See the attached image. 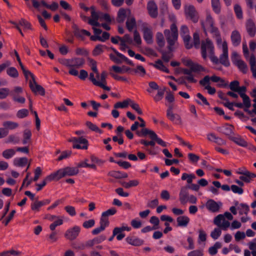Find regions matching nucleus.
I'll return each instance as SVG.
<instances>
[{"label":"nucleus","mask_w":256,"mask_h":256,"mask_svg":"<svg viewBox=\"0 0 256 256\" xmlns=\"http://www.w3.org/2000/svg\"><path fill=\"white\" fill-rule=\"evenodd\" d=\"M196 178V176L194 174H188L186 173H183L182 176V180H186L187 182L189 184H192L193 179Z\"/></svg>","instance_id":"47"},{"label":"nucleus","mask_w":256,"mask_h":256,"mask_svg":"<svg viewBox=\"0 0 256 256\" xmlns=\"http://www.w3.org/2000/svg\"><path fill=\"white\" fill-rule=\"evenodd\" d=\"M234 217L232 214L228 212L224 214H220L214 219V224L223 230H227L230 228V222Z\"/></svg>","instance_id":"1"},{"label":"nucleus","mask_w":256,"mask_h":256,"mask_svg":"<svg viewBox=\"0 0 256 256\" xmlns=\"http://www.w3.org/2000/svg\"><path fill=\"white\" fill-rule=\"evenodd\" d=\"M211 4L214 12L216 14H219L221 11L220 0H211Z\"/></svg>","instance_id":"35"},{"label":"nucleus","mask_w":256,"mask_h":256,"mask_svg":"<svg viewBox=\"0 0 256 256\" xmlns=\"http://www.w3.org/2000/svg\"><path fill=\"white\" fill-rule=\"evenodd\" d=\"M136 134L139 136H146L148 135L150 138L152 140L154 135L155 134V132L153 130L146 128H143L140 131H138Z\"/></svg>","instance_id":"29"},{"label":"nucleus","mask_w":256,"mask_h":256,"mask_svg":"<svg viewBox=\"0 0 256 256\" xmlns=\"http://www.w3.org/2000/svg\"><path fill=\"white\" fill-rule=\"evenodd\" d=\"M156 38L158 44L160 47L164 46L165 44V41L162 34L161 32H158L156 36Z\"/></svg>","instance_id":"52"},{"label":"nucleus","mask_w":256,"mask_h":256,"mask_svg":"<svg viewBox=\"0 0 256 256\" xmlns=\"http://www.w3.org/2000/svg\"><path fill=\"white\" fill-rule=\"evenodd\" d=\"M222 247V244L220 242H216L212 246L208 248V252L212 255L214 256L217 254L218 250Z\"/></svg>","instance_id":"44"},{"label":"nucleus","mask_w":256,"mask_h":256,"mask_svg":"<svg viewBox=\"0 0 256 256\" xmlns=\"http://www.w3.org/2000/svg\"><path fill=\"white\" fill-rule=\"evenodd\" d=\"M126 26L128 30L131 32L136 27V21L133 16H131L128 18L126 22Z\"/></svg>","instance_id":"31"},{"label":"nucleus","mask_w":256,"mask_h":256,"mask_svg":"<svg viewBox=\"0 0 256 256\" xmlns=\"http://www.w3.org/2000/svg\"><path fill=\"white\" fill-rule=\"evenodd\" d=\"M246 28L247 32L250 36L253 37L255 36L256 28L254 22L252 20H248Z\"/></svg>","instance_id":"27"},{"label":"nucleus","mask_w":256,"mask_h":256,"mask_svg":"<svg viewBox=\"0 0 256 256\" xmlns=\"http://www.w3.org/2000/svg\"><path fill=\"white\" fill-rule=\"evenodd\" d=\"M238 209L239 210L240 215L244 214L247 215L250 210L248 206L244 204H241L240 206H238Z\"/></svg>","instance_id":"46"},{"label":"nucleus","mask_w":256,"mask_h":256,"mask_svg":"<svg viewBox=\"0 0 256 256\" xmlns=\"http://www.w3.org/2000/svg\"><path fill=\"white\" fill-rule=\"evenodd\" d=\"M13 163L16 166L24 167L28 164V159L26 158H16L14 160Z\"/></svg>","instance_id":"32"},{"label":"nucleus","mask_w":256,"mask_h":256,"mask_svg":"<svg viewBox=\"0 0 256 256\" xmlns=\"http://www.w3.org/2000/svg\"><path fill=\"white\" fill-rule=\"evenodd\" d=\"M131 102V100L128 98L123 102H116L114 105V108L116 109L117 108H126L130 104V102Z\"/></svg>","instance_id":"40"},{"label":"nucleus","mask_w":256,"mask_h":256,"mask_svg":"<svg viewBox=\"0 0 256 256\" xmlns=\"http://www.w3.org/2000/svg\"><path fill=\"white\" fill-rule=\"evenodd\" d=\"M28 114V111L26 109H22L19 110L16 116L18 118H22L26 117Z\"/></svg>","instance_id":"63"},{"label":"nucleus","mask_w":256,"mask_h":256,"mask_svg":"<svg viewBox=\"0 0 256 256\" xmlns=\"http://www.w3.org/2000/svg\"><path fill=\"white\" fill-rule=\"evenodd\" d=\"M232 192L234 194H242L244 192L243 189L236 185L232 184L231 186V189Z\"/></svg>","instance_id":"62"},{"label":"nucleus","mask_w":256,"mask_h":256,"mask_svg":"<svg viewBox=\"0 0 256 256\" xmlns=\"http://www.w3.org/2000/svg\"><path fill=\"white\" fill-rule=\"evenodd\" d=\"M100 224V226H102V228H104L105 229L109 224L108 218H106L104 216H102V214Z\"/></svg>","instance_id":"59"},{"label":"nucleus","mask_w":256,"mask_h":256,"mask_svg":"<svg viewBox=\"0 0 256 256\" xmlns=\"http://www.w3.org/2000/svg\"><path fill=\"white\" fill-rule=\"evenodd\" d=\"M184 13L186 18L190 19L194 22H198V16L193 6L186 5L184 7Z\"/></svg>","instance_id":"8"},{"label":"nucleus","mask_w":256,"mask_h":256,"mask_svg":"<svg viewBox=\"0 0 256 256\" xmlns=\"http://www.w3.org/2000/svg\"><path fill=\"white\" fill-rule=\"evenodd\" d=\"M222 206L221 202H216L213 200H209L206 204V208L212 212H218Z\"/></svg>","instance_id":"12"},{"label":"nucleus","mask_w":256,"mask_h":256,"mask_svg":"<svg viewBox=\"0 0 256 256\" xmlns=\"http://www.w3.org/2000/svg\"><path fill=\"white\" fill-rule=\"evenodd\" d=\"M63 222L62 217L58 216L54 222L50 224V230L52 231H54L56 228L58 226L62 225L63 224Z\"/></svg>","instance_id":"41"},{"label":"nucleus","mask_w":256,"mask_h":256,"mask_svg":"<svg viewBox=\"0 0 256 256\" xmlns=\"http://www.w3.org/2000/svg\"><path fill=\"white\" fill-rule=\"evenodd\" d=\"M236 66L238 68L244 73H246L248 70V67L246 64L243 60H240L239 62Z\"/></svg>","instance_id":"61"},{"label":"nucleus","mask_w":256,"mask_h":256,"mask_svg":"<svg viewBox=\"0 0 256 256\" xmlns=\"http://www.w3.org/2000/svg\"><path fill=\"white\" fill-rule=\"evenodd\" d=\"M218 47L222 48V53L220 57V62L226 66H230V62L228 58V47L227 42L226 41L222 42L218 46Z\"/></svg>","instance_id":"7"},{"label":"nucleus","mask_w":256,"mask_h":256,"mask_svg":"<svg viewBox=\"0 0 256 256\" xmlns=\"http://www.w3.org/2000/svg\"><path fill=\"white\" fill-rule=\"evenodd\" d=\"M208 76H205L202 79L200 80V84L204 86V88L208 90V92L210 94H214L216 90L214 88L212 87L209 84Z\"/></svg>","instance_id":"14"},{"label":"nucleus","mask_w":256,"mask_h":256,"mask_svg":"<svg viewBox=\"0 0 256 256\" xmlns=\"http://www.w3.org/2000/svg\"><path fill=\"white\" fill-rule=\"evenodd\" d=\"M143 37L147 44H150L153 42V35L152 30L148 26H144L142 28Z\"/></svg>","instance_id":"16"},{"label":"nucleus","mask_w":256,"mask_h":256,"mask_svg":"<svg viewBox=\"0 0 256 256\" xmlns=\"http://www.w3.org/2000/svg\"><path fill=\"white\" fill-rule=\"evenodd\" d=\"M147 9L152 18H155L158 16V7L154 1H150L148 3Z\"/></svg>","instance_id":"19"},{"label":"nucleus","mask_w":256,"mask_h":256,"mask_svg":"<svg viewBox=\"0 0 256 256\" xmlns=\"http://www.w3.org/2000/svg\"><path fill=\"white\" fill-rule=\"evenodd\" d=\"M166 116L169 120L172 122L174 124H182V120L180 116L174 112H169Z\"/></svg>","instance_id":"24"},{"label":"nucleus","mask_w":256,"mask_h":256,"mask_svg":"<svg viewBox=\"0 0 256 256\" xmlns=\"http://www.w3.org/2000/svg\"><path fill=\"white\" fill-rule=\"evenodd\" d=\"M20 139L18 136L16 135H10L5 140V142L7 144L12 143L16 144L18 142Z\"/></svg>","instance_id":"53"},{"label":"nucleus","mask_w":256,"mask_h":256,"mask_svg":"<svg viewBox=\"0 0 256 256\" xmlns=\"http://www.w3.org/2000/svg\"><path fill=\"white\" fill-rule=\"evenodd\" d=\"M6 74L10 78H16L18 76V72L14 67H9L6 69Z\"/></svg>","instance_id":"38"},{"label":"nucleus","mask_w":256,"mask_h":256,"mask_svg":"<svg viewBox=\"0 0 256 256\" xmlns=\"http://www.w3.org/2000/svg\"><path fill=\"white\" fill-rule=\"evenodd\" d=\"M80 228L78 226H75L72 228L66 230L64 236L68 240H74L78 236Z\"/></svg>","instance_id":"11"},{"label":"nucleus","mask_w":256,"mask_h":256,"mask_svg":"<svg viewBox=\"0 0 256 256\" xmlns=\"http://www.w3.org/2000/svg\"><path fill=\"white\" fill-rule=\"evenodd\" d=\"M110 58L116 64H121L123 62V58H125L126 56H124V58H121L117 54H110Z\"/></svg>","instance_id":"57"},{"label":"nucleus","mask_w":256,"mask_h":256,"mask_svg":"<svg viewBox=\"0 0 256 256\" xmlns=\"http://www.w3.org/2000/svg\"><path fill=\"white\" fill-rule=\"evenodd\" d=\"M51 176V174L48 176L46 177V178L42 180V182L40 184H37L36 185L37 188H36V191L40 190L43 187H44L47 184L48 182H50L52 180H55V179H50L49 178Z\"/></svg>","instance_id":"45"},{"label":"nucleus","mask_w":256,"mask_h":256,"mask_svg":"<svg viewBox=\"0 0 256 256\" xmlns=\"http://www.w3.org/2000/svg\"><path fill=\"white\" fill-rule=\"evenodd\" d=\"M164 34L168 42V48L170 52L174 49V46L176 44L178 38V28L175 24L170 26V30H166Z\"/></svg>","instance_id":"2"},{"label":"nucleus","mask_w":256,"mask_h":256,"mask_svg":"<svg viewBox=\"0 0 256 256\" xmlns=\"http://www.w3.org/2000/svg\"><path fill=\"white\" fill-rule=\"evenodd\" d=\"M249 62L250 66V69L252 72V76L254 78H256V57L254 54H251L249 58Z\"/></svg>","instance_id":"33"},{"label":"nucleus","mask_w":256,"mask_h":256,"mask_svg":"<svg viewBox=\"0 0 256 256\" xmlns=\"http://www.w3.org/2000/svg\"><path fill=\"white\" fill-rule=\"evenodd\" d=\"M256 177V174L250 171L240 176V179L246 182H250L254 178Z\"/></svg>","instance_id":"30"},{"label":"nucleus","mask_w":256,"mask_h":256,"mask_svg":"<svg viewBox=\"0 0 256 256\" xmlns=\"http://www.w3.org/2000/svg\"><path fill=\"white\" fill-rule=\"evenodd\" d=\"M180 34L182 38L185 46L187 49L192 47V44L190 42V36L188 28L185 26H182L180 28Z\"/></svg>","instance_id":"9"},{"label":"nucleus","mask_w":256,"mask_h":256,"mask_svg":"<svg viewBox=\"0 0 256 256\" xmlns=\"http://www.w3.org/2000/svg\"><path fill=\"white\" fill-rule=\"evenodd\" d=\"M106 239V236L104 235L100 236L86 242V246L88 247H92L96 244L102 242Z\"/></svg>","instance_id":"21"},{"label":"nucleus","mask_w":256,"mask_h":256,"mask_svg":"<svg viewBox=\"0 0 256 256\" xmlns=\"http://www.w3.org/2000/svg\"><path fill=\"white\" fill-rule=\"evenodd\" d=\"M189 196L188 188L182 187L179 194V200L182 204H184L188 202Z\"/></svg>","instance_id":"20"},{"label":"nucleus","mask_w":256,"mask_h":256,"mask_svg":"<svg viewBox=\"0 0 256 256\" xmlns=\"http://www.w3.org/2000/svg\"><path fill=\"white\" fill-rule=\"evenodd\" d=\"M131 230V228L126 225L123 224L120 227H116L114 228V235H117L118 233H120L124 230L129 232Z\"/></svg>","instance_id":"50"},{"label":"nucleus","mask_w":256,"mask_h":256,"mask_svg":"<svg viewBox=\"0 0 256 256\" xmlns=\"http://www.w3.org/2000/svg\"><path fill=\"white\" fill-rule=\"evenodd\" d=\"M59 62L68 68H79L84 63V60L80 58H74L70 59L62 58L58 60Z\"/></svg>","instance_id":"4"},{"label":"nucleus","mask_w":256,"mask_h":256,"mask_svg":"<svg viewBox=\"0 0 256 256\" xmlns=\"http://www.w3.org/2000/svg\"><path fill=\"white\" fill-rule=\"evenodd\" d=\"M68 141L72 142V148H74L87 150L88 148V140L82 136L72 137L69 139Z\"/></svg>","instance_id":"5"},{"label":"nucleus","mask_w":256,"mask_h":256,"mask_svg":"<svg viewBox=\"0 0 256 256\" xmlns=\"http://www.w3.org/2000/svg\"><path fill=\"white\" fill-rule=\"evenodd\" d=\"M202 56L204 59L208 58V55L214 53V46L212 42L208 39L202 41L201 46Z\"/></svg>","instance_id":"6"},{"label":"nucleus","mask_w":256,"mask_h":256,"mask_svg":"<svg viewBox=\"0 0 256 256\" xmlns=\"http://www.w3.org/2000/svg\"><path fill=\"white\" fill-rule=\"evenodd\" d=\"M206 32H209L216 40L218 45H220L222 43V38L218 28L215 26L214 22L204 30Z\"/></svg>","instance_id":"10"},{"label":"nucleus","mask_w":256,"mask_h":256,"mask_svg":"<svg viewBox=\"0 0 256 256\" xmlns=\"http://www.w3.org/2000/svg\"><path fill=\"white\" fill-rule=\"evenodd\" d=\"M164 90H158L156 94L154 96H153V98L154 100L156 102H158L162 100L164 97Z\"/></svg>","instance_id":"60"},{"label":"nucleus","mask_w":256,"mask_h":256,"mask_svg":"<svg viewBox=\"0 0 256 256\" xmlns=\"http://www.w3.org/2000/svg\"><path fill=\"white\" fill-rule=\"evenodd\" d=\"M126 242L132 246H140L143 244L144 240L135 237H127L126 239Z\"/></svg>","instance_id":"28"},{"label":"nucleus","mask_w":256,"mask_h":256,"mask_svg":"<svg viewBox=\"0 0 256 256\" xmlns=\"http://www.w3.org/2000/svg\"><path fill=\"white\" fill-rule=\"evenodd\" d=\"M233 141L238 145L246 147L247 146V142L243 138L240 137H236L233 138Z\"/></svg>","instance_id":"58"},{"label":"nucleus","mask_w":256,"mask_h":256,"mask_svg":"<svg viewBox=\"0 0 256 256\" xmlns=\"http://www.w3.org/2000/svg\"><path fill=\"white\" fill-rule=\"evenodd\" d=\"M79 172L78 168L67 166L64 168H60L56 172L51 174V176L49 178L55 179L58 181L62 178L66 176H73L76 175Z\"/></svg>","instance_id":"3"},{"label":"nucleus","mask_w":256,"mask_h":256,"mask_svg":"<svg viewBox=\"0 0 256 256\" xmlns=\"http://www.w3.org/2000/svg\"><path fill=\"white\" fill-rule=\"evenodd\" d=\"M72 28L74 29V32L76 36L79 38H83L84 36H90V33L85 30H80L78 26L74 24L72 26Z\"/></svg>","instance_id":"25"},{"label":"nucleus","mask_w":256,"mask_h":256,"mask_svg":"<svg viewBox=\"0 0 256 256\" xmlns=\"http://www.w3.org/2000/svg\"><path fill=\"white\" fill-rule=\"evenodd\" d=\"M234 127L232 125L226 124L223 126L218 128L217 130L226 136H230L233 133Z\"/></svg>","instance_id":"22"},{"label":"nucleus","mask_w":256,"mask_h":256,"mask_svg":"<svg viewBox=\"0 0 256 256\" xmlns=\"http://www.w3.org/2000/svg\"><path fill=\"white\" fill-rule=\"evenodd\" d=\"M9 94H10V91L8 88H0V99L6 98Z\"/></svg>","instance_id":"56"},{"label":"nucleus","mask_w":256,"mask_h":256,"mask_svg":"<svg viewBox=\"0 0 256 256\" xmlns=\"http://www.w3.org/2000/svg\"><path fill=\"white\" fill-rule=\"evenodd\" d=\"M16 154V150L13 148L7 149L3 151L2 156L6 159H10L13 157Z\"/></svg>","instance_id":"43"},{"label":"nucleus","mask_w":256,"mask_h":256,"mask_svg":"<svg viewBox=\"0 0 256 256\" xmlns=\"http://www.w3.org/2000/svg\"><path fill=\"white\" fill-rule=\"evenodd\" d=\"M188 156L190 161L192 163H196L200 160V157L198 155L193 153L188 154Z\"/></svg>","instance_id":"64"},{"label":"nucleus","mask_w":256,"mask_h":256,"mask_svg":"<svg viewBox=\"0 0 256 256\" xmlns=\"http://www.w3.org/2000/svg\"><path fill=\"white\" fill-rule=\"evenodd\" d=\"M152 140H155L156 142L160 146L163 147H166L168 145V144L165 142H164L162 139L160 138L158 135L155 133L154 135V136L152 138Z\"/></svg>","instance_id":"55"},{"label":"nucleus","mask_w":256,"mask_h":256,"mask_svg":"<svg viewBox=\"0 0 256 256\" xmlns=\"http://www.w3.org/2000/svg\"><path fill=\"white\" fill-rule=\"evenodd\" d=\"M207 139L211 142L220 146H223L226 144L224 140L216 136L214 133H208L206 134Z\"/></svg>","instance_id":"18"},{"label":"nucleus","mask_w":256,"mask_h":256,"mask_svg":"<svg viewBox=\"0 0 256 256\" xmlns=\"http://www.w3.org/2000/svg\"><path fill=\"white\" fill-rule=\"evenodd\" d=\"M30 87L34 93H38L41 96L45 94L44 89L40 85L38 84L35 81L30 80Z\"/></svg>","instance_id":"17"},{"label":"nucleus","mask_w":256,"mask_h":256,"mask_svg":"<svg viewBox=\"0 0 256 256\" xmlns=\"http://www.w3.org/2000/svg\"><path fill=\"white\" fill-rule=\"evenodd\" d=\"M154 66L156 68L160 70L163 72H164L166 73L169 72L168 68L166 66H164L162 62L160 60H158L156 62Z\"/></svg>","instance_id":"48"},{"label":"nucleus","mask_w":256,"mask_h":256,"mask_svg":"<svg viewBox=\"0 0 256 256\" xmlns=\"http://www.w3.org/2000/svg\"><path fill=\"white\" fill-rule=\"evenodd\" d=\"M214 22V18L210 14H207L206 20L202 22V25L204 30Z\"/></svg>","instance_id":"34"},{"label":"nucleus","mask_w":256,"mask_h":256,"mask_svg":"<svg viewBox=\"0 0 256 256\" xmlns=\"http://www.w3.org/2000/svg\"><path fill=\"white\" fill-rule=\"evenodd\" d=\"M22 92V88L20 86H15L12 90L10 92V94L12 97L18 96Z\"/></svg>","instance_id":"54"},{"label":"nucleus","mask_w":256,"mask_h":256,"mask_svg":"<svg viewBox=\"0 0 256 256\" xmlns=\"http://www.w3.org/2000/svg\"><path fill=\"white\" fill-rule=\"evenodd\" d=\"M4 129L6 130H14L18 127V124L16 122L12 121H6L4 122L2 124Z\"/></svg>","instance_id":"39"},{"label":"nucleus","mask_w":256,"mask_h":256,"mask_svg":"<svg viewBox=\"0 0 256 256\" xmlns=\"http://www.w3.org/2000/svg\"><path fill=\"white\" fill-rule=\"evenodd\" d=\"M222 229L220 228H214L210 232V236L214 240H217L222 234Z\"/></svg>","instance_id":"49"},{"label":"nucleus","mask_w":256,"mask_h":256,"mask_svg":"<svg viewBox=\"0 0 256 256\" xmlns=\"http://www.w3.org/2000/svg\"><path fill=\"white\" fill-rule=\"evenodd\" d=\"M230 38L232 44L234 46H238L240 44L241 42V36L237 30L232 32Z\"/></svg>","instance_id":"23"},{"label":"nucleus","mask_w":256,"mask_h":256,"mask_svg":"<svg viewBox=\"0 0 256 256\" xmlns=\"http://www.w3.org/2000/svg\"><path fill=\"white\" fill-rule=\"evenodd\" d=\"M86 126L92 130L98 132L99 134L102 133V131L100 130L95 124L90 122H86Z\"/></svg>","instance_id":"51"},{"label":"nucleus","mask_w":256,"mask_h":256,"mask_svg":"<svg viewBox=\"0 0 256 256\" xmlns=\"http://www.w3.org/2000/svg\"><path fill=\"white\" fill-rule=\"evenodd\" d=\"M190 222V219L186 216H181L176 218L178 226L186 228L188 226Z\"/></svg>","instance_id":"26"},{"label":"nucleus","mask_w":256,"mask_h":256,"mask_svg":"<svg viewBox=\"0 0 256 256\" xmlns=\"http://www.w3.org/2000/svg\"><path fill=\"white\" fill-rule=\"evenodd\" d=\"M198 242L200 244L204 242L206 240V234L205 231L203 229L200 228L198 230Z\"/></svg>","instance_id":"42"},{"label":"nucleus","mask_w":256,"mask_h":256,"mask_svg":"<svg viewBox=\"0 0 256 256\" xmlns=\"http://www.w3.org/2000/svg\"><path fill=\"white\" fill-rule=\"evenodd\" d=\"M91 18H89L88 23L93 26H100V24L98 22L100 20V12H96L93 8H91Z\"/></svg>","instance_id":"13"},{"label":"nucleus","mask_w":256,"mask_h":256,"mask_svg":"<svg viewBox=\"0 0 256 256\" xmlns=\"http://www.w3.org/2000/svg\"><path fill=\"white\" fill-rule=\"evenodd\" d=\"M196 96L198 98V100H196V102L197 104L200 105H206L208 106L210 105V104L206 98L202 96V94L200 93H198Z\"/></svg>","instance_id":"37"},{"label":"nucleus","mask_w":256,"mask_h":256,"mask_svg":"<svg viewBox=\"0 0 256 256\" xmlns=\"http://www.w3.org/2000/svg\"><path fill=\"white\" fill-rule=\"evenodd\" d=\"M106 46L104 44H98L94 48L92 54L94 56H98L104 52Z\"/></svg>","instance_id":"36"},{"label":"nucleus","mask_w":256,"mask_h":256,"mask_svg":"<svg viewBox=\"0 0 256 256\" xmlns=\"http://www.w3.org/2000/svg\"><path fill=\"white\" fill-rule=\"evenodd\" d=\"M131 16V12L129 9L121 8L118 13L117 20L118 22H123L126 18H128Z\"/></svg>","instance_id":"15"}]
</instances>
